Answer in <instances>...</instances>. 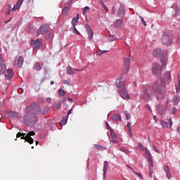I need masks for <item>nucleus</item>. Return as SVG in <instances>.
<instances>
[{"label": "nucleus", "instance_id": "obj_5", "mask_svg": "<svg viewBox=\"0 0 180 180\" xmlns=\"http://www.w3.org/2000/svg\"><path fill=\"white\" fill-rule=\"evenodd\" d=\"M117 87L119 88L118 91H120V95L122 99H130V96L127 94L126 91V84L124 82H117Z\"/></svg>", "mask_w": 180, "mask_h": 180}, {"label": "nucleus", "instance_id": "obj_27", "mask_svg": "<svg viewBox=\"0 0 180 180\" xmlns=\"http://www.w3.org/2000/svg\"><path fill=\"white\" fill-rule=\"evenodd\" d=\"M9 116L15 119V117H19V114L17 112L11 111L9 112Z\"/></svg>", "mask_w": 180, "mask_h": 180}, {"label": "nucleus", "instance_id": "obj_10", "mask_svg": "<svg viewBox=\"0 0 180 180\" xmlns=\"http://www.w3.org/2000/svg\"><path fill=\"white\" fill-rule=\"evenodd\" d=\"M33 119H36V114L34 113H27L23 117L25 123H27V122H33Z\"/></svg>", "mask_w": 180, "mask_h": 180}, {"label": "nucleus", "instance_id": "obj_45", "mask_svg": "<svg viewBox=\"0 0 180 180\" xmlns=\"http://www.w3.org/2000/svg\"><path fill=\"white\" fill-rule=\"evenodd\" d=\"M12 77H13V75L11 74L5 75L6 79H11V78H12Z\"/></svg>", "mask_w": 180, "mask_h": 180}, {"label": "nucleus", "instance_id": "obj_47", "mask_svg": "<svg viewBox=\"0 0 180 180\" xmlns=\"http://www.w3.org/2000/svg\"><path fill=\"white\" fill-rule=\"evenodd\" d=\"M22 4H23V0H18L16 5L18 6V7L20 8V5H22Z\"/></svg>", "mask_w": 180, "mask_h": 180}, {"label": "nucleus", "instance_id": "obj_35", "mask_svg": "<svg viewBox=\"0 0 180 180\" xmlns=\"http://www.w3.org/2000/svg\"><path fill=\"white\" fill-rule=\"evenodd\" d=\"M35 108H36V113H37V115H41V108H40L39 107V105H36L35 106Z\"/></svg>", "mask_w": 180, "mask_h": 180}, {"label": "nucleus", "instance_id": "obj_39", "mask_svg": "<svg viewBox=\"0 0 180 180\" xmlns=\"http://www.w3.org/2000/svg\"><path fill=\"white\" fill-rule=\"evenodd\" d=\"M161 125L162 127H168V122L165 121H161Z\"/></svg>", "mask_w": 180, "mask_h": 180}, {"label": "nucleus", "instance_id": "obj_36", "mask_svg": "<svg viewBox=\"0 0 180 180\" xmlns=\"http://www.w3.org/2000/svg\"><path fill=\"white\" fill-rule=\"evenodd\" d=\"M49 110H50V107H49V106L44 107L42 115H46V113H47L49 112Z\"/></svg>", "mask_w": 180, "mask_h": 180}, {"label": "nucleus", "instance_id": "obj_21", "mask_svg": "<svg viewBox=\"0 0 180 180\" xmlns=\"http://www.w3.org/2000/svg\"><path fill=\"white\" fill-rule=\"evenodd\" d=\"M153 56L154 57H161V49H155L153 51Z\"/></svg>", "mask_w": 180, "mask_h": 180}, {"label": "nucleus", "instance_id": "obj_17", "mask_svg": "<svg viewBox=\"0 0 180 180\" xmlns=\"http://www.w3.org/2000/svg\"><path fill=\"white\" fill-rule=\"evenodd\" d=\"M122 25H123V20L122 19H117L115 22V27H117V29H120V27H122Z\"/></svg>", "mask_w": 180, "mask_h": 180}, {"label": "nucleus", "instance_id": "obj_61", "mask_svg": "<svg viewBox=\"0 0 180 180\" xmlns=\"http://www.w3.org/2000/svg\"><path fill=\"white\" fill-rule=\"evenodd\" d=\"M98 2L101 4L102 6L105 5V4L103 3V0H98Z\"/></svg>", "mask_w": 180, "mask_h": 180}, {"label": "nucleus", "instance_id": "obj_30", "mask_svg": "<svg viewBox=\"0 0 180 180\" xmlns=\"http://www.w3.org/2000/svg\"><path fill=\"white\" fill-rule=\"evenodd\" d=\"M94 147H96V148H97V150H101V151H103L107 149L106 147H104V146L98 145V144H94Z\"/></svg>", "mask_w": 180, "mask_h": 180}, {"label": "nucleus", "instance_id": "obj_11", "mask_svg": "<svg viewBox=\"0 0 180 180\" xmlns=\"http://www.w3.org/2000/svg\"><path fill=\"white\" fill-rule=\"evenodd\" d=\"M86 30L88 34V39L89 40H92V37H94V31H92V28H91V25H86Z\"/></svg>", "mask_w": 180, "mask_h": 180}, {"label": "nucleus", "instance_id": "obj_1", "mask_svg": "<svg viewBox=\"0 0 180 180\" xmlns=\"http://www.w3.org/2000/svg\"><path fill=\"white\" fill-rule=\"evenodd\" d=\"M171 81V72H167L165 73L163 80L158 79L155 82L153 86V91L157 95H162L165 92V82H169Z\"/></svg>", "mask_w": 180, "mask_h": 180}, {"label": "nucleus", "instance_id": "obj_29", "mask_svg": "<svg viewBox=\"0 0 180 180\" xmlns=\"http://www.w3.org/2000/svg\"><path fill=\"white\" fill-rule=\"evenodd\" d=\"M180 101V97L179 96H176L173 98L174 105H178Z\"/></svg>", "mask_w": 180, "mask_h": 180}, {"label": "nucleus", "instance_id": "obj_2", "mask_svg": "<svg viewBox=\"0 0 180 180\" xmlns=\"http://www.w3.org/2000/svg\"><path fill=\"white\" fill-rule=\"evenodd\" d=\"M168 56V51L165 50L162 53V58H161L162 67L159 63H155L152 67V72L156 77H160L162 74V68L167 67V56Z\"/></svg>", "mask_w": 180, "mask_h": 180}, {"label": "nucleus", "instance_id": "obj_19", "mask_svg": "<svg viewBox=\"0 0 180 180\" xmlns=\"http://www.w3.org/2000/svg\"><path fill=\"white\" fill-rule=\"evenodd\" d=\"M53 108L54 110H58L59 109H61V101H59L58 103L55 102L53 103Z\"/></svg>", "mask_w": 180, "mask_h": 180}, {"label": "nucleus", "instance_id": "obj_23", "mask_svg": "<svg viewBox=\"0 0 180 180\" xmlns=\"http://www.w3.org/2000/svg\"><path fill=\"white\" fill-rule=\"evenodd\" d=\"M33 70H35L36 71H40L41 70V65H40V63L37 62L33 67Z\"/></svg>", "mask_w": 180, "mask_h": 180}, {"label": "nucleus", "instance_id": "obj_33", "mask_svg": "<svg viewBox=\"0 0 180 180\" xmlns=\"http://www.w3.org/2000/svg\"><path fill=\"white\" fill-rule=\"evenodd\" d=\"M90 10H91V8H89V6L84 7L82 10V15H84V16H85L86 15V11H90Z\"/></svg>", "mask_w": 180, "mask_h": 180}, {"label": "nucleus", "instance_id": "obj_56", "mask_svg": "<svg viewBox=\"0 0 180 180\" xmlns=\"http://www.w3.org/2000/svg\"><path fill=\"white\" fill-rule=\"evenodd\" d=\"M46 102L48 103H51V98H50V97L46 98Z\"/></svg>", "mask_w": 180, "mask_h": 180}, {"label": "nucleus", "instance_id": "obj_37", "mask_svg": "<svg viewBox=\"0 0 180 180\" xmlns=\"http://www.w3.org/2000/svg\"><path fill=\"white\" fill-rule=\"evenodd\" d=\"M58 94L59 96H64V95H65V91L63 90V89H60Z\"/></svg>", "mask_w": 180, "mask_h": 180}, {"label": "nucleus", "instance_id": "obj_26", "mask_svg": "<svg viewBox=\"0 0 180 180\" xmlns=\"http://www.w3.org/2000/svg\"><path fill=\"white\" fill-rule=\"evenodd\" d=\"M176 93L180 92V76L178 75V81L177 83L176 84Z\"/></svg>", "mask_w": 180, "mask_h": 180}, {"label": "nucleus", "instance_id": "obj_9", "mask_svg": "<svg viewBox=\"0 0 180 180\" xmlns=\"http://www.w3.org/2000/svg\"><path fill=\"white\" fill-rule=\"evenodd\" d=\"M156 110L160 112V115H164L167 112V104L159 103L156 106Z\"/></svg>", "mask_w": 180, "mask_h": 180}, {"label": "nucleus", "instance_id": "obj_7", "mask_svg": "<svg viewBox=\"0 0 180 180\" xmlns=\"http://www.w3.org/2000/svg\"><path fill=\"white\" fill-rule=\"evenodd\" d=\"M138 148L141 151H142V153L146 158L148 157H151V153H150V151H148V149H147V148L143 147V145L140 142L138 144Z\"/></svg>", "mask_w": 180, "mask_h": 180}, {"label": "nucleus", "instance_id": "obj_48", "mask_svg": "<svg viewBox=\"0 0 180 180\" xmlns=\"http://www.w3.org/2000/svg\"><path fill=\"white\" fill-rule=\"evenodd\" d=\"M19 8V6L18 5H14L13 8H12L13 12L15 11H18V8Z\"/></svg>", "mask_w": 180, "mask_h": 180}, {"label": "nucleus", "instance_id": "obj_54", "mask_svg": "<svg viewBox=\"0 0 180 180\" xmlns=\"http://www.w3.org/2000/svg\"><path fill=\"white\" fill-rule=\"evenodd\" d=\"M106 128L108 129V130H112V128L110 127V126L109 125V124L108 122H106Z\"/></svg>", "mask_w": 180, "mask_h": 180}, {"label": "nucleus", "instance_id": "obj_3", "mask_svg": "<svg viewBox=\"0 0 180 180\" xmlns=\"http://www.w3.org/2000/svg\"><path fill=\"white\" fill-rule=\"evenodd\" d=\"M153 98H154V94H153L150 86H144L141 94V99L145 102H150Z\"/></svg>", "mask_w": 180, "mask_h": 180}, {"label": "nucleus", "instance_id": "obj_6", "mask_svg": "<svg viewBox=\"0 0 180 180\" xmlns=\"http://www.w3.org/2000/svg\"><path fill=\"white\" fill-rule=\"evenodd\" d=\"M46 33H47L48 35L45 37V39L49 40V39H50L51 32H50V30H49V25L44 24L38 30L37 34H46Z\"/></svg>", "mask_w": 180, "mask_h": 180}, {"label": "nucleus", "instance_id": "obj_62", "mask_svg": "<svg viewBox=\"0 0 180 180\" xmlns=\"http://www.w3.org/2000/svg\"><path fill=\"white\" fill-rule=\"evenodd\" d=\"M68 5H70V6L72 5V0H69L68 1Z\"/></svg>", "mask_w": 180, "mask_h": 180}, {"label": "nucleus", "instance_id": "obj_55", "mask_svg": "<svg viewBox=\"0 0 180 180\" xmlns=\"http://www.w3.org/2000/svg\"><path fill=\"white\" fill-rule=\"evenodd\" d=\"M176 112V108L173 107V108H172V115H175Z\"/></svg>", "mask_w": 180, "mask_h": 180}, {"label": "nucleus", "instance_id": "obj_60", "mask_svg": "<svg viewBox=\"0 0 180 180\" xmlns=\"http://www.w3.org/2000/svg\"><path fill=\"white\" fill-rule=\"evenodd\" d=\"M64 84H65V85H70V82H69L68 80H65V81H64Z\"/></svg>", "mask_w": 180, "mask_h": 180}, {"label": "nucleus", "instance_id": "obj_44", "mask_svg": "<svg viewBox=\"0 0 180 180\" xmlns=\"http://www.w3.org/2000/svg\"><path fill=\"white\" fill-rule=\"evenodd\" d=\"M164 169L166 173L171 172V170H169V167L168 165H165Z\"/></svg>", "mask_w": 180, "mask_h": 180}, {"label": "nucleus", "instance_id": "obj_49", "mask_svg": "<svg viewBox=\"0 0 180 180\" xmlns=\"http://www.w3.org/2000/svg\"><path fill=\"white\" fill-rule=\"evenodd\" d=\"M7 72L8 74H11V75H13V70L12 69H8Z\"/></svg>", "mask_w": 180, "mask_h": 180}, {"label": "nucleus", "instance_id": "obj_20", "mask_svg": "<svg viewBox=\"0 0 180 180\" xmlns=\"http://www.w3.org/2000/svg\"><path fill=\"white\" fill-rule=\"evenodd\" d=\"M112 120L115 122H120V120H122V117H120L119 114H115L112 115Z\"/></svg>", "mask_w": 180, "mask_h": 180}, {"label": "nucleus", "instance_id": "obj_43", "mask_svg": "<svg viewBox=\"0 0 180 180\" xmlns=\"http://www.w3.org/2000/svg\"><path fill=\"white\" fill-rule=\"evenodd\" d=\"M120 151H122V153H125V154H129V150H127L124 148H120Z\"/></svg>", "mask_w": 180, "mask_h": 180}, {"label": "nucleus", "instance_id": "obj_63", "mask_svg": "<svg viewBox=\"0 0 180 180\" xmlns=\"http://www.w3.org/2000/svg\"><path fill=\"white\" fill-rule=\"evenodd\" d=\"M110 142L112 143H115V144H117V143H119L117 141L115 140V139H112L110 141Z\"/></svg>", "mask_w": 180, "mask_h": 180}, {"label": "nucleus", "instance_id": "obj_42", "mask_svg": "<svg viewBox=\"0 0 180 180\" xmlns=\"http://www.w3.org/2000/svg\"><path fill=\"white\" fill-rule=\"evenodd\" d=\"M134 174H135V175H137L139 176V178H140V179H143V176L141 175V173H137L136 171L133 170Z\"/></svg>", "mask_w": 180, "mask_h": 180}, {"label": "nucleus", "instance_id": "obj_64", "mask_svg": "<svg viewBox=\"0 0 180 180\" xmlns=\"http://www.w3.org/2000/svg\"><path fill=\"white\" fill-rule=\"evenodd\" d=\"M176 41L177 43H180V35L177 37Z\"/></svg>", "mask_w": 180, "mask_h": 180}, {"label": "nucleus", "instance_id": "obj_18", "mask_svg": "<svg viewBox=\"0 0 180 180\" xmlns=\"http://www.w3.org/2000/svg\"><path fill=\"white\" fill-rule=\"evenodd\" d=\"M79 19V14H77L76 17L72 18V25L73 27H75V26H77V22H78Z\"/></svg>", "mask_w": 180, "mask_h": 180}, {"label": "nucleus", "instance_id": "obj_24", "mask_svg": "<svg viewBox=\"0 0 180 180\" xmlns=\"http://www.w3.org/2000/svg\"><path fill=\"white\" fill-rule=\"evenodd\" d=\"M70 12V7L66 6L65 7L63 10H62V13L63 15H64L65 16L68 15V13Z\"/></svg>", "mask_w": 180, "mask_h": 180}, {"label": "nucleus", "instance_id": "obj_28", "mask_svg": "<svg viewBox=\"0 0 180 180\" xmlns=\"http://www.w3.org/2000/svg\"><path fill=\"white\" fill-rule=\"evenodd\" d=\"M67 74H68L69 75H74V74H75V72L72 70V68H71L70 66H68L67 68V71H66Z\"/></svg>", "mask_w": 180, "mask_h": 180}, {"label": "nucleus", "instance_id": "obj_25", "mask_svg": "<svg viewBox=\"0 0 180 180\" xmlns=\"http://www.w3.org/2000/svg\"><path fill=\"white\" fill-rule=\"evenodd\" d=\"M39 47H41V40L37 39L35 41V46L34 47V49H39Z\"/></svg>", "mask_w": 180, "mask_h": 180}, {"label": "nucleus", "instance_id": "obj_41", "mask_svg": "<svg viewBox=\"0 0 180 180\" xmlns=\"http://www.w3.org/2000/svg\"><path fill=\"white\" fill-rule=\"evenodd\" d=\"M73 33H75V34H77L78 36H79V34H81V33H79V32H78V30H77L75 26L73 28Z\"/></svg>", "mask_w": 180, "mask_h": 180}, {"label": "nucleus", "instance_id": "obj_13", "mask_svg": "<svg viewBox=\"0 0 180 180\" xmlns=\"http://www.w3.org/2000/svg\"><path fill=\"white\" fill-rule=\"evenodd\" d=\"M172 8L174 9L172 12V16H174V18L178 16V15H179V8L178 7V6L174 4L172 6Z\"/></svg>", "mask_w": 180, "mask_h": 180}, {"label": "nucleus", "instance_id": "obj_16", "mask_svg": "<svg viewBox=\"0 0 180 180\" xmlns=\"http://www.w3.org/2000/svg\"><path fill=\"white\" fill-rule=\"evenodd\" d=\"M21 140H25V141H27L29 144H33V141H34L32 136H22Z\"/></svg>", "mask_w": 180, "mask_h": 180}, {"label": "nucleus", "instance_id": "obj_4", "mask_svg": "<svg viewBox=\"0 0 180 180\" xmlns=\"http://www.w3.org/2000/svg\"><path fill=\"white\" fill-rule=\"evenodd\" d=\"M174 40V34L171 31H166L162 34L161 42L164 46H172Z\"/></svg>", "mask_w": 180, "mask_h": 180}, {"label": "nucleus", "instance_id": "obj_52", "mask_svg": "<svg viewBox=\"0 0 180 180\" xmlns=\"http://www.w3.org/2000/svg\"><path fill=\"white\" fill-rule=\"evenodd\" d=\"M30 44L31 46H35L36 41H34V39H31Z\"/></svg>", "mask_w": 180, "mask_h": 180}, {"label": "nucleus", "instance_id": "obj_59", "mask_svg": "<svg viewBox=\"0 0 180 180\" xmlns=\"http://www.w3.org/2000/svg\"><path fill=\"white\" fill-rule=\"evenodd\" d=\"M71 113H72V108H71L68 112V116H70V115H71Z\"/></svg>", "mask_w": 180, "mask_h": 180}, {"label": "nucleus", "instance_id": "obj_31", "mask_svg": "<svg viewBox=\"0 0 180 180\" xmlns=\"http://www.w3.org/2000/svg\"><path fill=\"white\" fill-rule=\"evenodd\" d=\"M68 119V117H63L62 118V120L60 121V126H65V124H67V120Z\"/></svg>", "mask_w": 180, "mask_h": 180}, {"label": "nucleus", "instance_id": "obj_15", "mask_svg": "<svg viewBox=\"0 0 180 180\" xmlns=\"http://www.w3.org/2000/svg\"><path fill=\"white\" fill-rule=\"evenodd\" d=\"M1 70H0V75H4L5 74V71H6V65L5 63H0Z\"/></svg>", "mask_w": 180, "mask_h": 180}, {"label": "nucleus", "instance_id": "obj_12", "mask_svg": "<svg viewBox=\"0 0 180 180\" xmlns=\"http://www.w3.org/2000/svg\"><path fill=\"white\" fill-rule=\"evenodd\" d=\"M124 68L125 71H127L125 74H127V72H129V70H130V60H129V58H124Z\"/></svg>", "mask_w": 180, "mask_h": 180}, {"label": "nucleus", "instance_id": "obj_22", "mask_svg": "<svg viewBox=\"0 0 180 180\" xmlns=\"http://www.w3.org/2000/svg\"><path fill=\"white\" fill-rule=\"evenodd\" d=\"M17 65L18 68H20L23 65V58L22 56L18 57Z\"/></svg>", "mask_w": 180, "mask_h": 180}, {"label": "nucleus", "instance_id": "obj_14", "mask_svg": "<svg viewBox=\"0 0 180 180\" xmlns=\"http://www.w3.org/2000/svg\"><path fill=\"white\" fill-rule=\"evenodd\" d=\"M117 15L119 18H123L124 16V6L123 5H120L117 11Z\"/></svg>", "mask_w": 180, "mask_h": 180}, {"label": "nucleus", "instance_id": "obj_51", "mask_svg": "<svg viewBox=\"0 0 180 180\" xmlns=\"http://www.w3.org/2000/svg\"><path fill=\"white\" fill-rule=\"evenodd\" d=\"M169 124L171 129V127H172V118L171 117L169 119Z\"/></svg>", "mask_w": 180, "mask_h": 180}, {"label": "nucleus", "instance_id": "obj_40", "mask_svg": "<svg viewBox=\"0 0 180 180\" xmlns=\"http://www.w3.org/2000/svg\"><path fill=\"white\" fill-rule=\"evenodd\" d=\"M36 133L34 131H30L25 136L27 137H31V136H35Z\"/></svg>", "mask_w": 180, "mask_h": 180}, {"label": "nucleus", "instance_id": "obj_58", "mask_svg": "<svg viewBox=\"0 0 180 180\" xmlns=\"http://www.w3.org/2000/svg\"><path fill=\"white\" fill-rule=\"evenodd\" d=\"M153 148L156 153H161L158 149H157V147L155 146H153Z\"/></svg>", "mask_w": 180, "mask_h": 180}, {"label": "nucleus", "instance_id": "obj_57", "mask_svg": "<svg viewBox=\"0 0 180 180\" xmlns=\"http://www.w3.org/2000/svg\"><path fill=\"white\" fill-rule=\"evenodd\" d=\"M17 139H19V137H22V133L21 132H18L16 135Z\"/></svg>", "mask_w": 180, "mask_h": 180}, {"label": "nucleus", "instance_id": "obj_8", "mask_svg": "<svg viewBox=\"0 0 180 180\" xmlns=\"http://www.w3.org/2000/svg\"><path fill=\"white\" fill-rule=\"evenodd\" d=\"M148 158V162L149 163L148 168H149V176L150 178H153V174H154V165L153 162V159L151 158V156H149L147 158Z\"/></svg>", "mask_w": 180, "mask_h": 180}, {"label": "nucleus", "instance_id": "obj_38", "mask_svg": "<svg viewBox=\"0 0 180 180\" xmlns=\"http://www.w3.org/2000/svg\"><path fill=\"white\" fill-rule=\"evenodd\" d=\"M139 18L143 26H147V22H146V20H144V18L142 16H139Z\"/></svg>", "mask_w": 180, "mask_h": 180}, {"label": "nucleus", "instance_id": "obj_32", "mask_svg": "<svg viewBox=\"0 0 180 180\" xmlns=\"http://www.w3.org/2000/svg\"><path fill=\"white\" fill-rule=\"evenodd\" d=\"M109 167V163L108 162V161H105L104 162V167H103V175H105L106 174V168Z\"/></svg>", "mask_w": 180, "mask_h": 180}, {"label": "nucleus", "instance_id": "obj_46", "mask_svg": "<svg viewBox=\"0 0 180 180\" xmlns=\"http://www.w3.org/2000/svg\"><path fill=\"white\" fill-rule=\"evenodd\" d=\"M104 53H108V51L100 50L99 53H98V56H102V54H104Z\"/></svg>", "mask_w": 180, "mask_h": 180}, {"label": "nucleus", "instance_id": "obj_53", "mask_svg": "<svg viewBox=\"0 0 180 180\" xmlns=\"http://www.w3.org/2000/svg\"><path fill=\"white\" fill-rule=\"evenodd\" d=\"M102 6H103V9L106 11V12L109 11V8H108L106 5L103 4Z\"/></svg>", "mask_w": 180, "mask_h": 180}, {"label": "nucleus", "instance_id": "obj_34", "mask_svg": "<svg viewBox=\"0 0 180 180\" xmlns=\"http://www.w3.org/2000/svg\"><path fill=\"white\" fill-rule=\"evenodd\" d=\"M110 136H111L112 139H117V134H116V133H115L113 131V129H111V131H110Z\"/></svg>", "mask_w": 180, "mask_h": 180}, {"label": "nucleus", "instance_id": "obj_50", "mask_svg": "<svg viewBox=\"0 0 180 180\" xmlns=\"http://www.w3.org/2000/svg\"><path fill=\"white\" fill-rule=\"evenodd\" d=\"M166 176L168 179H169L171 178V172L166 173Z\"/></svg>", "mask_w": 180, "mask_h": 180}]
</instances>
